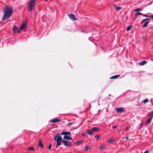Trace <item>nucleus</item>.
I'll list each match as a JSON object with an SVG mask.
<instances>
[{
  "label": "nucleus",
  "instance_id": "36",
  "mask_svg": "<svg viewBox=\"0 0 153 153\" xmlns=\"http://www.w3.org/2000/svg\"><path fill=\"white\" fill-rule=\"evenodd\" d=\"M149 151L148 150L146 151L144 153H148Z\"/></svg>",
  "mask_w": 153,
  "mask_h": 153
},
{
  "label": "nucleus",
  "instance_id": "33",
  "mask_svg": "<svg viewBox=\"0 0 153 153\" xmlns=\"http://www.w3.org/2000/svg\"><path fill=\"white\" fill-rule=\"evenodd\" d=\"M142 16H145V17H147L149 16H148V15H147L146 14L143 15H142Z\"/></svg>",
  "mask_w": 153,
  "mask_h": 153
},
{
  "label": "nucleus",
  "instance_id": "9",
  "mask_svg": "<svg viewBox=\"0 0 153 153\" xmlns=\"http://www.w3.org/2000/svg\"><path fill=\"white\" fill-rule=\"evenodd\" d=\"M115 110L118 113H121L124 110V109L121 107L116 108Z\"/></svg>",
  "mask_w": 153,
  "mask_h": 153
},
{
  "label": "nucleus",
  "instance_id": "30",
  "mask_svg": "<svg viewBox=\"0 0 153 153\" xmlns=\"http://www.w3.org/2000/svg\"><path fill=\"white\" fill-rule=\"evenodd\" d=\"M148 19H149L148 18H146L144 20H142L141 22H146V21L147 20H148Z\"/></svg>",
  "mask_w": 153,
  "mask_h": 153
},
{
  "label": "nucleus",
  "instance_id": "6",
  "mask_svg": "<svg viewBox=\"0 0 153 153\" xmlns=\"http://www.w3.org/2000/svg\"><path fill=\"white\" fill-rule=\"evenodd\" d=\"M68 16L73 21H75V20H77V19L76 18L75 15L73 14H68Z\"/></svg>",
  "mask_w": 153,
  "mask_h": 153
},
{
  "label": "nucleus",
  "instance_id": "38",
  "mask_svg": "<svg viewBox=\"0 0 153 153\" xmlns=\"http://www.w3.org/2000/svg\"><path fill=\"white\" fill-rule=\"evenodd\" d=\"M143 126V123H141L140 125V128H141Z\"/></svg>",
  "mask_w": 153,
  "mask_h": 153
},
{
  "label": "nucleus",
  "instance_id": "22",
  "mask_svg": "<svg viewBox=\"0 0 153 153\" xmlns=\"http://www.w3.org/2000/svg\"><path fill=\"white\" fill-rule=\"evenodd\" d=\"M82 140L78 141H77L76 142V144L77 146H78L79 144L82 143Z\"/></svg>",
  "mask_w": 153,
  "mask_h": 153
},
{
  "label": "nucleus",
  "instance_id": "27",
  "mask_svg": "<svg viewBox=\"0 0 153 153\" xmlns=\"http://www.w3.org/2000/svg\"><path fill=\"white\" fill-rule=\"evenodd\" d=\"M149 102V100L148 99H146L143 101L144 103H146Z\"/></svg>",
  "mask_w": 153,
  "mask_h": 153
},
{
  "label": "nucleus",
  "instance_id": "24",
  "mask_svg": "<svg viewBox=\"0 0 153 153\" xmlns=\"http://www.w3.org/2000/svg\"><path fill=\"white\" fill-rule=\"evenodd\" d=\"M132 26L130 25L127 28L126 30L127 31H129L132 28Z\"/></svg>",
  "mask_w": 153,
  "mask_h": 153
},
{
  "label": "nucleus",
  "instance_id": "43",
  "mask_svg": "<svg viewBox=\"0 0 153 153\" xmlns=\"http://www.w3.org/2000/svg\"><path fill=\"white\" fill-rule=\"evenodd\" d=\"M143 40L144 39V38L143 37Z\"/></svg>",
  "mask_w": 153,
  "mask_h": 153
},
{
  "label": "nucleus",
  "instance_id": "32",
  "mask_svg": "<svg viewBox=\"0 0 153 153\" xmlns=\"http://www.w3.org/2000/svg\"><path fill=\"white\" fill-rule=\"evenodd\" d=\"M51 144L49 145L48 146V149H49L50 150L51 149Z\"/></svg>",
  "mask_w": 153,
  "mask_h": 153
},
{
  "label": "nucleus",
  "instance_id": "26",
  "mask_svg": "<svg viewBox=\"0 0 153 153\" xmlns=\"http://www.w3.org/2000/svg\"><path fill=\"white\" fill-rule=\"evenodd\" d=\"M88 146H85L84 147V150L85 151H87L88 150Z\"/></svg>",
  "mask_w": 153,
  "mask_h": 153
},
{
  "label": "nucleus",
  "instance_id": "40",
  "mask_svg": "<svg viewBox=\"0 0 153 153\" xmlns=\"http://www.w3.org/2000/svg\"><path fill=\"white\" fill-rule=\"evenodd\" d=\"M118 131L119 132H120L121 131V129H120Z\"/></svg>",
  "mask_w": 153,
  "mask_h": 153
},
{
  "label": "nucleus",
  "instance_id": "31",
  "mask_svg": "<svg viewBox=\"0 0 153 153\" xmlns=\"http://www.w3.org/2000/svg\"><path fill=\"white\" fill-rule=\"evenodd\" d=\"M140 8H138L134 9V11H140Z\"/></svg>",
  "mask_w": 153,
  "mask_h": 153
},
{
  "label": "nucleus",
  "instance_id": "4",
  "mask_svg": "<svg viewBox=\"0 0 153 153\" xmlns=\"http://www.w3.org/2000/svg\"><path fill=\"white\" fill-rule=\"evenodd\" d=\"M26 27V23L25 22H23L22 24L20 27L19 28L18 30V33H19L20 31L23 30H24L25 31H26V30L25 29Z\"/></svg>",
  "mask_w": 153,
  "mask_h": 153
},
{
  "label": "nucleus",
  "instance_id": "37",
  "mask_svg": "<svg viewBox=\"0 0 153 153\" xmlns=\"http://www.w3.org/2000/svg\"><path fill=\"white\" fill-rule=\"evenodd\" d=\"M128 127H127L126 128V129H125V131H127V130H128Z\"/></svg>",
  "mask_w": 153,
  "mask_h": 153
},
{
  "label": "nucleus",
  "instance_id": "17",
  "mask_svg": "<svg viewBox=\"0 0 153 153\" xmlns=\"http://www.w3.org/2000/svg\"><path fill=\"white\" fill-rule=\"evenodd\" d=\"M147 63V62L145 61H143L140 62L139 63V64L140 65H145Z\"/></svg>",
  "mask_w": 153,
  "mask_h": 153
},
{
  "label": "nucleus",
  "instance_id": "8",
  "mask_svg": "<svg viewBox=\"0 0 153 153\" xmlns=\"http://www.w3.org/2000/svg\"><path fill=\"white\" fill-rule=\"evenodd\" d=\"M61 135L67 136V135H71V132L68 131H62L60 133Z\"/></svg>",
  "mask_w": 153,
  "mask_h": 153
},
{
  "label": "nucleus",
  "instance_id": "29",
  "mask_svg": "<svg viewBox=\"0 0 153 153\" xmlns=\"http://www.w3.org/2000/svg\"><path fill=\"white\" fill-rule=\"evenodd\" d=\"M149 116L151 117V116H153V111L150 112Z\"/></svg>",
  "mask_w": 153,
  "mask_h": 153
},
{
  "label": "nucleus",
  "instance_id": "11",
  "mask_svg": "<svg viewBox=\"0 0 153 153\" xmlns=\"http://www.w3.org/2000/svg\"><path fill=\"white\" fill-rule=\"evenodd\" d=\"M60 121V120L59 118H56L51 120V122L52 123H56L59 122Z\"/></svg>",
  "mask_w": 153,
  "mask_h": 153
},
{
  "label": "nucleus",
  "instance_id": "35",
  "mask_svg": "<svg viewBox=\"0 0 153 153\" xmlns=\"http://www.w3.org/2000/svg\"><path fill=\"white\" fill-rule=\"evenodd\" d=\"M117 126H113L112 127V128L113 129L117 127Z\"/></svg>",
  "mask_w": 153,
  "mask_h": 153
},
{
  "label": "nucleus",
  "instance_id": "39",
  "mask_svg": "<svg viewBox=\"0 0 153 153\" xmlns=\"http://www.w3.org/2000/svg\"><path fill=\"white\" fill-rule=\"evenodd\" d=\"M129 137H126V140H128V139Z\"/></svg>",
  "mask_w": 153,
  "mask_h": 153
},
{
  "label": "nucleus",
  "instance_id": "20",
  "mask_svg": "<svg viewBox=\"0 0 153 153\" xmlns=\"http://www.w3.org/2000/svg\"><path fill=\"white\" fill-rule=\"evenodd\" d=\"M114 6L115 8V9L116 11H118L121 9V7H117L116 5H115Z\"/></svg>",
  "mask_w": 153,
  "mask_h": 153
},
{
  "label": "nucleus",
  "instance_id": "16",
  "mask_svg": "<svg viewBox=\"0 0 153 153\" xmlns=\"http://www.w3.org/2000/svg\"><path fill=\"white\" fill-rule=\"evenodd\" d=\"M105 147L106 146L105 145H101L99 147V149L103 150L105 148Z\"/></svg>",
  "mask_w": 153,
  "mask_h": 153
},
{
  "label": "nucleus",
  "instance_id": "23",
  "mask_svg": "<svg viewBox=\"0 0 153 153\" xmlns=\"http://www.w3.org/2000/svg\"><path fill=\"white\" fill-rule=\"evenodd\" d=\"M142 14V13L139 12H137L135 15V16L137 17L138 16V15H141Z\"/></svg>",
  "mask_w": 153,
  "mask_h": 153
},
{
  "label": "nucleus",
  "instance_id": "12",
  "mask_svg": "<svg viewBox=\"0 0 153 153\" xmlns=\"http://www.w3.org/2000/svg\"><path fill=\"white\" fill-rule=\"evenodd\" d=\"M18 31V28L17 27L15 26H13V32L14 33H16Z\"/></svg>",
  "mask_w": 153,
  "mask_h": 153
},
{
  "label": "nucleus",
  "instance_id": "10",
  "mask_svg": "<svg viewBox=\"0 0 153 153\" xmlns=\"http://www.w3.org/2000/svg\"><path fill=\"white\" fill-rule=\"evenodd\" d=\"M38 146L42 148L44 147V145L42 143V141L41 139L39 140Z\"/></svg>",
  "mask_w": 153,
  "mask_h": 153
},
{
  "label": "nucleus",
  "instance_id": "41",
  "mask_svg": "<svg viewBox=\"0 0 153 153\" xmlns=\"http://www.w3.org/2000/svg\"><path fill=\"white\" fill-rule=\"evenodd\" d=\"M152 2H151V3L149 4V5H150L152 3Z\"/></svg>",
  "mask_w": 153,
  "mask_h": 153
},
{
  "label": "nucleus",
  "instance_id": "15",
  "mask_svg": "<svg viewBox=\"0 0 153 153\" xmlns=\"http://www.w3.org/2000/svg\"><path fill=\"white\" fill-rule=\"evenodd\" d=\"M149 23V21H148L147 22H145L144 24L142 26V27L144 28L147 27L148 26V25Z\"/></svg>",
  "mask_w": 153,
  "mask_h": 153
},
{
  "label": "nucleus",
  "instance_id": "3",
  "mask_svg": "<svg viewBox=\"0 0 153 153\" xmlns=\"http://www.w3.org/2000/svg\"><path fill=\"white\" fill-rule=\"evenodd\" d=\"M36 1V0H30V2L28 3V11H32L35 7Z\"/></svg>",
  "mask_w": 153,
  "mask_h": 153
},
{
  "label": "nucleus",
  "instance_id": "25",
  "mask_svg": "<svg viewBox=\"0 0 153 153\" xmlns=\"http://www.w3.org/2000/svg\"><path fill=\"white\" fill-rule=\"evenodd\" d=\"M28 150H32L34 151V149L33 147H30L28 148L27 149Z\"/></svg>",
  "mask_w": 153,
  "mask_h": 153
},
{
  "label": "nucleus",
  "instance_id": "21",
  "mask_svg": "<svg viewBox=\"0 0 153 153\" xmlns=\"http://www.w3.org/2000/svg\"><path fill=\"white\" fill-rule=\"evenodd\" d=\"M92 131H96L99 130V128L97 127H94L92 128Z\"/></svg>",
  "mask_w": 153,
  "mask_h": 153
},
{
  "label": "nucleus",
  "instance_id": "44",
  "mask_svg": "<svg viewBox=\"0 0 153 153\" xmlns=\"http://www.w3.org/2000/svg\"><path fill=\"white\" fill-rule=\"evenodd\" d=\"M71 153V152H70V153Z\"/></svg>",
  "mask_w": 153,
  "mask_h": 153
},
{
  "label": "nucleus",
  "instance_id": "42",
  "mask_svg": "<svg viewBox=\"0 0 153 153\" xmlns=\"http://www.w3.org/2000/svg\"><path fill=\"white\" fill-rule=\"evenodd\" d=\"M46 1H47L48 0H45Z\"/></svg>",
  "mask_w": 153,
  "mask_h": 153
},
{
  "label": "nucleus",
  "instance_id": "19",
  "mask_svg": "<svg viewBox=\"0 0 153 153\" xmlns=\"http://www.w3.org/2000/svg\"><path fill=\"white\" fill-rule=\"evenodd\" d=\"M120 75H116L115 76H112V77H111L110 78L111 79H116L119 77L120 76Z\"/></svg>",
  "mask_w": 153,
  "mask_h": 153
},
{
  "label": "nucleus",
  "instance_id": "28",
  "mask_svg": "<svg viewBox=\"0 0 153 153\" xmlns=\"http://www.w3.org/2000/svg\"><path fill=\"white\" fill-rule=\"evenodd\" d=\"M95 137L97 138V140H98L100 137V135H97L95 136Z\"/></svg>",
  "mask_w": 153,
  "mask_h": 153
},
{
  "label": "nucleus",
  "instance_id": "34",
  "mask_svg": "<svg viewBox=\"0 0 153 153\" xmlns=\"http://www.w3.org/2000/svg\"><path fill=\"white\" fill-rule=\"evenodd\" d=\"M73 123H68V126H71L72 124H73Z\"/></svg>",
  "mask_w": 153,
  "mask_h": 153
},
{
  "label": "nucleus",
  "instance_id": "14",
  "mask_svg": "<svg viewBox=\"0 0 153 153\" xmlns=\"http://www.w3.org/2000/svg\"><path fill=\"white\" fill-rule=\"evenodd\" d=\"M63 139L68 140H71L72 139L71 137H69L68 136H64L63 137Z\"/></svg>",
  "mask_w": 153,
  "mask_h": 153
},
{
  "label": "nucleus",
  "instance_id": "1",
  "mask_svg": "<svg viewBox=\"0 0 153 153\" xmlns=\"http://www.w3.org/2000/svg\"><path fill=\"white\" fill-rule=\"evenodd\" d=\"M13 10L12 8L10 6H7L4 9V16L2 18V20L4 21L9 18L11 16Z\"/></svg>",
  "mask_w": 153,
  "mask_h": 153
},
{
  "label": "nucleus",
  "instance_id": "18",
  "mask_svg": "<svg viewBox=\"0 0 153 153\" xmlns=\"http://www.w3.org/2000/svg\"><path fill=\"white\" fill-rule=\"evenodd\" d=\"M86 132L89 134H93L92 130H87L86 131Z\"/></svg>",
  "mask_w": 153,
  "mask_h": 153
},
{
  "label": "nucleus",
  "instance_id": "2",
  "mask_svg": "<svg viewBox=\"0 0 153 153\" xmlns=\"http://www.w3.org/2000/svg\"><path fill=\"white\" fill-rule=\"evenodd\" d=\"M54 139L56 142V148H57L61 144V142L62 140V137L59 136V133H57L56 134L54 137Z\"/></svg>",
  "mask_w": 153,
  "mask_h": 153
},
{
  "label": "nucleus",
  "instance_id": "7",
  "mask_svg": "<svg viewBox=\"0 0 153 153\" xmlns=\"http://www.w3.org/2000/svg\"><path fill=\"white\" fill-rule=\"evenodd\" d=\"M153 118V116L150 117L148 119L145 123V124L146 125H149L151 122L152 119Z\"/></svg>",
  "mask_w": 153,
  "mask_h": 153
},
{
  "label": "nucleus",
  "instance_id": "13",
  "mask_svg": "<svg viewBox=\"0 0 153 153\" xmlns=\"http://www.w3.org/2000/svg\"><path fill=\"white\" fill-rule=\"evenodd\" d=\"M114 141V139L113 138H110L108 140H107V142L108 143H112Z\"/></svg>",
  "mask_w": 153,
  "mask_h": 153
},
{
  "label": "nucleus",
  "instance_id": "5",
  "mask_svg": "<svg viewBox=\"0 0 153 153\" xmlns=\"http://www.w3.org/2000/svg\"><path fill=\"white\" fill-rule=\"evenodd\" d=\"M62 142L63 143V144L66 146H71V143L69 141H67L65 140H64L63 139L62 141Z\"/></svg>",
  "mask_w": 153,
  "mask_h": 153
}]
</instances>
